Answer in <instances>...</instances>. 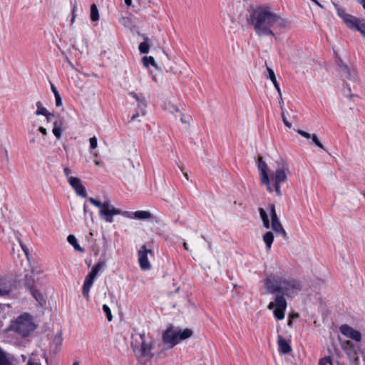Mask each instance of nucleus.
<instances>
[{
  "instance_id": "423d86ee",
  "label": "nucleus",
  "mask_w": 365,
  "mask_h": 365,
  "mask_svg": "<svg viewBox=\"0 0 365 365\" xmlns=\"http://www.w3.org/2000/svg\"><path fill=\"white\" fill-rule=\"evenodd\" d=\"M88 200L91 204L100 208L99 214L101 217L108 222L113 221V216L117 215H123L124 212L120 209L115 208L109 201L101 202L93 197H89Z\"/></svg>"
},
{
  "instance_id": "a19ab883",
  "label": "nucleus",
  "mask_w": 365,
  "mask_h": 365,
  "mask_svg": "<svg viewBox=\"0 0 365 365\" xmlns=\"http://www.w3.org/2000/svg\"><path fill=\"white\" fill-rule=\"evenodd\" d=\"M180 115H181V118H180V121L182 123H185V124H189V120H187L184 115V114H182V113H180Z\"/></svg>"
},
{
  "instance_id": "6e6552de",
  "label": "nucleus",
  "mask_w": 365,
  "mask_h": 365,
  "mask_svg": "<svg viewBox=\"0 0 365 365\" xmlns=\"http://www.w3.org/2000/svg\"><path fill=\"white\" fill-rule=\"evenodd\" d=\"M106 262L105 260H99L96 264L93 267L91 272L86 277L84 284L82 289L83 295L89 299V292L93 286L94 280L98 275V272L106 267Z\"/></svg>"
},
{
  "instance_id": "5701e85b",
  "label": "nucleus",
  "mask_w": 365,
  "mask_h": 365,
  "mask_svg": "<svg viewBox=\"0 0 365 365\" xmlns=\"http://www.w3.org/2000/svg\"><path fill=\"white\" fill-rule=\"evenodd\" d=\"M44 272V270L41 264L38 262H34L31 264V273L33 275L41 274Z\"/></svg>"
},
{
  "instance_id": "aec40b11",
  "label": "nucleus",
  "mask_w": 365,
  "mask_h": 365,
  "mask_svg": "<svg viewBox=\"0 0 365 365\" xmlns=\"http://www.w3.org/2000/svg\"><path fill=\"white\" fill-rule=\"evenodd\" d=\"M274 240V235L272 232L267 231L263 235V241L266 245L267 249L270 250Z\"/></svg>"
},
{
  "instance_id": "c85d7f7f",
  "label": "nucleus",
  "mask_w": 365,
  "mask_h": 365,
  "mask_svg": "<svg viewBox=\"0 0 365 365\" xmlns=\"http://www.w3.org/2000/svg\"><path fill=\"white\" fill-rule=\"evenodd\" d=\"M264 76L269 79L274 86H275V83H278L277 77L275 73H274L273 70H267L266 72H264Z\"/></svg>"
},
{
  "instance_id": "1a4fd4ad",
  "label": "nucleus",
  "mask_w": 365,
  "mask_h": 365,
  "mask_svg": "<svg viewBox=\"0 0 365 365\" xmlns=\"http://www.w3.org/2000/svg\"><path fill=\"white\" fill-rule=\"evenodd\" d=\"M338 15L343 19L346 25L351 29L358 30L365 37V22L364 20L356 18L346 14L344 10L338 9Z\"/></svg>"
},
{
  "instance_id": "9b49d317",
  "label": "nucleus",
  "mask_w": 365,
  "mask_h": 365,
  "mask_svg": "<svg viewBox=\"0 0 365 365\" xmlns=\"http://www.w3.org/2000/svg\"><path fill=\"white\" fill-rule=\"evenodd\" d=\"M269 213L271 217V228L276 234L279 235L284 240H286L287 237V232L278 218L274 204L269 205Z\"/></svg>"
},
{
  "instance_id": "37998d69",
  "label": "nucleus",
  "mask_w": 365,
  "mask_h": 365,
  "mask_svg": "<svg viewBox=\"0 0 365 365\" xmlns=\"http://www.w3.org/2000/svg\"><path fill=\"white\" fill-rule=\"evenodd\" d=\"M63 173L67 177V179H68V177H71L70 174L71 173V170L68 168H65L63 169Z\"/></svg>"
},
{
  "instance_id": "5fc2aeb1",
  "label": "nucleus",
  "mask_w": 365,
  "mask_h": 365,
  "mask_svg": "<svg viewBox=\"0 0 365 365\" xmlns=\"http://www.w3.org/2000/svg\"><path fill=\"white\" fill-rule=\"evenodd\" d=\"M139 116V114L138 113H136V114H134L132 118H131V120L132 121H134Z\"/></svg>"
},
{
  "instance_id": "2eb2a0df",
  "label": "nucleus",
  "mask_w": 365,
  "mask_h": 365,
  "mask_svg": "<svg viewBox=\"0 0 365 365\" xmlns=\"http://www.w3.org/2000/svg\"><path fill=\"white\" fill-rule=\"evenodd\" d=\"M340 331L346 337L351 338L356 341L361 339V334L359 331H356L347 324H343L340 327Z\"/></svg>"
},
{
  "instance_id": "49530a36",
  "label": "nucleus",
  "mask_w": 365,
  "mask_h": 365,
  "mask_svg": "<svg viewBox=\"0 0 365 365\" xmlns=\"http://www.w3.org/2000/svg\"><path fill=\"white\" fill-rule=\"evenodd\" d=\"M46 118L48 122H49L52 118L54 117V114L48 112V114L43 115Z\"/></svg>"
},
{
  "instance_id": "e2e57ef3",
  "label": "nucleus",
  "mask_w": 365,
  "mask_h": 365,
  "mask_svg": "<svg viewBox=\"0 0 365 365\" xmlns=\"http://www.w3.org/2000/svg\"><path fill=\"white\" fill-rule=\"evenodd\" d=\"M299 317V314H294L293 315H291L289 317Z\"/></svg>"
},
{
  "instance_id": "72a5a7b5",
  "label": "nucleus",
  "mask_w": 365,
  "mask_h": 365,
  "mask_svg": "<svg viewBox=\"0 0 365 365\" xmlns=\"http://www.w3.org/2000/svg\"><path fill=\"white\" fill-rule=\"evenodd\" d=\"M312 138V140L313 143H314L317 147H319V148H321V149H322V150H325V148H324V145H322V143L319 141V138H318V137H317V135L316 134H313V135H312V138Z\"/></svg>"
},
{
  "instance_id": "393cba45",
  "label": "nucleus",
  "mask_w": 365,
  "mask_h": 365,
  "mask_svg": "<svg viewBox=\"0 0 365 365\" xmlns=\"http://www.w3.org/2000/svg\"><path fill=\"white\" fill-rule=\"evenodd\" d=\"M91 19L93 21H96L99 19V13L96 4H92L91 6Z\"/></svg>"
},
{
  "instance_id": "13d9d810",
  "label": "nucleus",
  "mask_w": 365,
  "mask_h": 365,
  "mask_svg": "<svg viewBox=\"0 0 365 365\" xmlns=\"http://www.w3.org/2000/svg\"><path fill=\"white\" fill-rule=\"evenodd\" d=\"M192 247L195 250H198V246L197 244H193L192 245Z\"/></svg>"
},
{
  "instance_id": "ddd939ff",
  "label": "nucleus",
  "mask_w": 365,
  "mask_h": 365,
  "mask_svg": "<svg viewBox=\"0 0 365 365\" xmlns=\"http://www.w3.org/2000/svg\"><path fill=\"white\" fill-rule=\"evenodd\" d=\"M123 215L130 219L136 220H152L154 219V215L149 211L146 210H138L135 212H127L125 211Z\"/></svg>"
},
{
  "instance_id": "9d476101",
  "label": "nucleus",
  "mask_w": 365,
  "mask_h": 365,
  "mask_svg": "<svg viewBox=\"0 0 365 365\" xmlns=\"http://www.w3.org/2000/svg\"><path fill=\"white\" fill-rule=\"evenodd\" d=\"M20 282L23 285L27 288L31 294L35 298L36 301L41 302L43 300V297L38 289L35 287V280L33 277V274L26 273L24 278L20 279Z\"/></svg>"
},
{
  "instance_id": "4468645a",
  "label": "nucleus",
  "mask_w": 365,
  "mask_h": 365,
  "mask_svg": "<svg viewBox=\"0 0 365 365\" xmlns=\"http://www.w3.org/2000/svg\"><path fill=\"white\" fill-rule=\"evenodd\" d=\"M68 182L71 186L74 189L76 194L82 197H86L87 193L85 187L82 185L80 178L75 177H68Z\"/></svg>"
},
{
  "instance_id": "39448f33",
  "label": "nucleus",
  "mask_w": 365,
  "mask_h": 365,
  "mask_svg": "<svg viewBox=\"0 0 365 365\" xmlns=\"http://www.w3.org/2000/svg\"><path fill=\"white\" fill-rule=\"evenodd\" d=\"M192 335V331L190 329H180L178 328L170 327L165 330L163 334V341L168 344L170 347H173L181 341L190 338Z\"/></svg>"
},
{
  "instance_id": "b1692460",
  "label": "nucleus",
  "mask_w": 365,
  "mask_h": 365,
  "mask_svg": "<svg viewBox=\"0 0 365 365\" xmlns=\"http://www.w3.org/2000/svg\"><path fill=\"white\" fill-rule=\"evenodd\" d=\"M67 240L74 247L75 250L83 252L82 248L78 245L77 239L74 235H68L67 237Z\"/></svg>"
},
{
  "instance_id": "c03bdc74",
  "label": "nucleus",
  "mask_w": 365,
  "mask_h": 365,
  "mask_svg": "<svg viewBox=\"0 0 365 365\" xmlns=\"http://www.w3.org/2000/svg\"><path fill=\"white\" fill-rule=\"evenodd\" d=\"M262 222H263V225L265 228L269 229L271 227V223L269 222V220H265Z\"/></svg>"
},
{
  "instance_id": "a211bd4d",
  "label": "nucleus",
  "mask_w": 365,
  "mask_h": 365,
  "mask_svg": "<svg viewBox=\"0 0 365 365\" xmlns=\"http://www.w3.org/2000/svg\"><path fill=\"white\" fill-rule=\"evenodd\" d=\"M277 343L279 346V351L281 354H286L292 351V347L289 342L281 336H278Z\"/></svg>"
},
{
  "instance_id": "f3484780",
  "label": "nucleus",
  "mask_w": 365,
  "mask_h": 365,
  "mask_svg": "<svg viewBox=\"0 0 365 365\" xmlns=\"http://www.w3.org/2000/svg\"><path fill=\"white\" fill-rule=\"evenodd\" d=\"M11 292V284L6 277L0 276V296L9 295Z\"/></svg>"
},
{
  "instance_id": "e433bc0d",
  "label": "nucleus",
  "mask_w": 365,
  "mask_h": 365,
  "mask_svg": "<svg viewBox=\"0 0 365 365\" xmlns=\"http://www.w3.org/2000/svg\"><path fill=\"white\" fill-rule=\"evenodd\" d=\"M332 365V360L330 356L322 358L319 361V365H327V364Z\"/></svg>"
},
{
  "instance_id": "7c9ffc66",
  "label": "nucleus",
  "mask_w": 365,
  "mask_h": 365,
  "mask_svg": "<svg viewBox=\"0 0 365 365\" xmlns=\"http://www.w3.org/2000/svg\"><path fill=\"white\" fill-rule=\"evenodd\" d=\"M289 115V113L286 110V109L281 110V116H282V121H283L284 125L286 127H287L288 128H292V124L287 120V115Z\"/></svg>"
},
{
  "instance_id": "8fccbe9b",
  "label": "nucleus",
  "mask_w": 365,
  "mask_h": 365,
  "mask_svg": "<svg viewBox=\"0 0 365 365\" xmlns=\"http://www.w3.org/2000/svg\"><path fill=\"white\" fill-rule=\"evenodd\" d=\"M26 365H41V364L39 362H34V361H32L31 360H29Z\"/></svg>"
},
{
  "instance_id": "6ab92c4d",
  "label": "nucleus",
  "mask_w": 365,
  "mask_h": 365,
  "mask_svg": "<svg viewBox=\"0 0 365 365\" xmlns=\"http://www.w3.org/2000/svg\"><path fill=\"white\" fill-rule=\"evenodd\" d=\"M130 95L136 99V101L138 102V107L141 111V114L143 115H145L146 114V106L147 103L145 99H140V98L138 96V95L135 93H130Z\"/></svg>"
},
{
  "instance_id": "864d4df0",
  "label": "nucleus",
  "mask_w": 365,
  "mask_h": 365,
  "mask_svg": "<svg viewBox=\"0 0 365 365\" xmlns=\"http://www.w3.org/2000/svg\"><path fill=\"white\" fill-rule=\"evenodd\" d=\"M359 3L361 4L363 8L365 9V0H359Z\"/></svg>"
},
{
  "instance_id": "4c0bfd02",
  "label": "nucleus",
  "mask_w": 365,
  "mask_h": 365,
  "mask_svg": "<svg viewBox=\"0 0 365 365\" xmlns=\"http://www.w3.org/2000/svg\"><path fill=\"white\" fill-rule=\"evenodd\" d=\"M259 212L262 221L269 220L268 215L263 208H259Z\"/></svg>"
},
{
  "instance_id": "69168bd1",
  "label": "nucleus",
  "mask_w": 365,
  "mask_h": 365,
  "mask_svg": "<svg viewBox=\"0 0 365 365\" xmlns=\"http://www.w3.org/2000/svg\"><path fill=\"white\" fill-rule=\"evenodd\" d=\"M73 365H80V362L79 361H75V362H73Z\"/></svg>"
},
{
  "instance_id": "2f4dec72",
  "label": "nucleus",
  "mask_w": 365,
  "mask_h": 365,
  "mask_svg": "<svg viewBox=\"0 0 365 365\" xmlns=\"http://www.w3.org/2000/svg\"><path fill=\"white\" fill-rule=\"evenodd\" d=\"M351 346V343L350 341H347L346 343H344V344L343 345V349L345 351L346 354L347 355H349V356H352V355H354L355 354V351H353L351 348L350 349H348L347 346Z\"/></svg>"
},
{
  "instance_id": "c9c22d12",
  "label": "nucleus",
  "mask_w": 365,
  "mask_h": 365,
  "mask_svg": "<svg viewBox=\"0 0 365 365\" xmlns=\"http://www.w3.org/2000/svg\"><path fill=\"white\" fill-rule=\"evenodd\" d=\"M90 148L93 150L98 146V140L96 136H93L89 139Z\"/></svg>"
},
{
  "instance_id": "de8ad7c7",
  "label": "nucleus",
  "mask_w": 365,
  "mask_h": 365,
  "mask_svg": "<svg viewBox=\"0 0 365 365\" xmlns=\"http://www.w3.org/2000/svg\"><path fill=\"white\" fill-rule=\"evenodd\" d=\"M51 87L54 96H56V93L59 94L58 91H57V88L54 86L53 83H51Z\"/></svg>"
},
{
  "instance_id": "0eeeda50",
  "label": "nucleus",
  "mask_w": 365,
  "mask_h": 365,
  "mask_svg": "<svg viewBox=\"0 0 365 365\" xmlns=\"http://www.w3.org/2000/svg\"><path fill=\"white\" fill-rule=\"evenodd\" d=\"M32 317L29 314H24L19 317L12 324L11 329L22 336H27L35 329Z\"/></svg>"
},
{
  "instance_id": "680f3d73",
  "label": "nucleus",
  "mask_w": 365,
  "mask_h": 365,
  "mask_svg": "<svg viewBox=\"0 0 365 365\" xmlns=\"http://www.w3.org/2000/svg\"><path fill=\"white\" fill-rule=\"evenodd\" d=\"M94 163H95L96 165H97V166H99L101 165L100 162L98 160H95Z\"/></svg>"
},
{
  "instance_id": "f257e3e1",
  "label": "nucleus",
  "mask_w": 365,
  "mask_h": 365,
  "mask_svg": "<svg viewBox=\"0 0 365 365\" xmlns=\"http://www.w3.org/2000/svg\"><path fill=\"white\" fill-rule=\"evenodd\" d=\"M263 284L269 294L275 296L274 300L269 302L267 309L273 310L277 320H282L287 307L285 297L293 298L298 295L303 288L302 282L292 277L274 274L264 279Z\"/></svg>"
},
{
  "instance_id": "bf43d9fd",
  "label": "nucleus",
  "mask_w": 365,
  "mask_h": 365,
  "mask_svg": "<svg viewBox=\"0 0 365 365\" xmlns=\"http://www.w3.org/2000/svg\"><path fill=\"white\" fill-rule=\"evenodd\" d=\"M183 247H184V248H185L186 250L189 251V249H188V247H187V243H186V242H184V243H183Z\"/></svg>"
},
{
  "instance_id": "3c124183",
  "label": "nucleus",
  "mask_w": 365,
  "mask_h": 365,
  "mask_svg": "<svg viewBox=\"0 0 365 365\" xmlns=\"http://www.w3.org/2000/svg\"><path fill=\"white\" fill-rule=\"evenodd\" d=\"M124 1L125 4L128 6H131L132 4V0H124Z\"/></svg>"
},
{
  "instance_id": "052dcab7",
  "label": "nucleus",
  "mask_w": 365,
  "mask_h": 365,
  "mask_svg": "<svg viewBox=\"0 0 365 365\" xmlns=\"http://www.w3.org/2000/svg\"><path fill=\"white\" fill-rule=\"evenodd\" d=\"M86 212H87V210H86V204H84V205H83V212H84V214H86Z\"/></svg>"
},
{
  "instance_id": "603ef678",
  "label": "nucleus",
  "mask_w": 365,
  "mask_h": 365,
  "mask_svg": "<svg viewBox=\"0 0 365 365\" xmlns=\"http://www.w3.org/2000/svg\"><path fill=\"white\" fill-rule=\"evenodd\" d=\"M22 248H23V250H24V252H25V255H26V256L27 259H29V254L28 250H27L26 249H25L23 246H22Z\"/></svg>"
},
{
  "instance_id": "20e7f679",
  "label": "nucleus",
  "mask_w": 365,
  "mask_h": 365,
  "mask_svg": "<svg viewBox=\"0 0 365 365\" xmlns=\"http://www.w3.org/2000/svg\"><path fill=\"white\" fill-rule=\"evenodd\" d=\"M131 346L138 361L142 365H147L153 356L154 339L144 332L135 333L132 335Z\"/></svg>"
},
{
  "instance_id": "c756f323",
  "label": "nucleus",
  "mask_w": 365,
  "mask_h": 365,
  "mask_svg": "<svg viewBox=\"0 0 365 365\" xmlns=\"http://www.w3.org/2000/svg\"><path fill=\"white\" fill-rule=\"evenodd\" d=\"M36 107H37V110L36 111V114L37 115H46V114H48V111L44 108L42 106V103L41 101H38L36 103Z\"/></svg>"
},
{
  "instance_id": "ea45409f",
  "label": "nucleus",
  "mask_w": 365,
  "mask_h": 365,
  "mask_svg": "<svg viewBox=\"0 0 365 365\" xmlns=\"http://www.w3.org/2000/svg\"><path fill=\"white\" fill-rule=\"evenodd\" d=\"M55 96V101H56V106L58 107L61 106L62 105V100H61L60 93L59 94L56 93V96Z\"/></svg>"
},
{
  "instance_id": "dca6fc26",
  "label": "nucleus",
  "mask_w": 365,
  "mask_h": 365,
  "mask_svg": "<svg viewBox=\"0 0 365 365\" xmlns=\"http://www.w3.org/2000/svg\"><path fill=\"white\" fill-rule=\"evenodd\" d=\"M341 76L347 83H349V82L356 83L359 81L356 70H343Z\"/></svg>"
},
{
  "instance_id": "6e6d98bb",
  "label": "nucleus",
  "mask_w": 365,
  "mask_h": 365,
  "mask_svg": "<svg viewBox=\"0 0 365 365\" xmlns=\"http://www.w3.org/2000/svg\"><path fill=\"white\" fill-rule=\"evenodd\" d=\"M173 110H174V111H175V112H177V113H181V112H180V109H179L178 107H176V106H173Z\"/></svg>"
},
{
  "instance_id": "bb28decb",
  "label": "nucleus",
  "mask_w": 365,
  "mask_h": 365,
  "mask_svg": "<svg viewBox=\"0 0 365 365\" xmlns=\"http://www.w3.org/2000/svg\"><path fill=\"white\" fill-rule=\"evenodd\" d=\"M142 63L145 67H148L149 65H152L154 67L157 66L155 60L152 56H143L142 58Z\"/></svg>"
},
{
  "instance_id": "473e14b6",
  "label": "nucleus",
  "mask_w": 365,
  "mask_h": 365,
  "mask_svg": "<svg viewBox=\"0 0 365 365\" xmlns=\"http://www.w3.org/2000/svg\"><path fill=\"white\" fill-rule=\"evenodd\" d=\"M103 311L106 313L108 321L110 322L113 319V316L111 314V311L109 308V307L106 304L103 305Z\"/></svg>"
},
{
  "instance_id": "774afa93",
  "label": "nucleus",
  "mask_w": 365,
  "mask_h": 365,
  "mask_svg": "<svg viewBox=\"0 0 365 365\" xmlns=\"http://www.w3.org/2000/svg\"><path fill=\"white\" fill-rule=\"evenodd\" d=\"M74 19H75V16H73V17L72 18L71 22H73V21H74Z\"/></svg>"
},
{
  "instance_id": "58836bf2",
  "label": "nucleus",
  "mask_w": 365,
  "mask_h": 365,
  "mask_svg": "<svg viewBox=\"0 0 365 365\" xmlns=\"http://www.w3.org/2000/svg\"><path fill=\"white\" fill-rule=\"evenodd\" d=\"M297 133L301 135L302 137L307 138V139H309V138H312V135L310 133L306 132V131H304L302 130H297Z\"/></svg>"
},
{
  "instance_id": "338daca9",
  "label": "nucleus",
  "mask_w": 365,
  "mask_h": 365,
  "mask_svg": "<svg viewBox=\"0 0 365 365\" xmlns=\"http://www.w3.org/2000/svg\"><path fill=\"white\" fill-rule=\"evenodd\" d=\"M346 96V97L348 98H351L352 96H354V95H349V94H345Z\"/></svg>"
},
{
  "instance_id": "412c9836",
  "label": "nucleus",
  "mask_w": 365,
  "mask_h": 365,
  "mask_svg": "<svg viewBox=\"0 0 365 365\" xmlns=\"http://www.w3.org/2000/svg\"><path fill=\"white\" fill-rule=\"evenodd\" d=\"M0 365H13L8 354L0 347Z\"/></svg>"
},
{
  "instance_id": "4be33fe9",
  "label": "nucleus",
  "mask_w": 365,
  "mask_h": 365,
  "mask_svg": "<svg viewBox=\"0 0 365 365\" xmlns=\"http://www.w3.org/2000/svg\"><path fill=\"white\" fill-rule=\"evenodd\" d=\"M62 344H63V338H62L61 334H56L54 336L53 341V344L54 346V351L55 352H58L61 351Z\"/></svg>"
},
{
  "instance_id": "f8f14e48",
  "label": "nucleus",
  "mask_w": 365,
  "mask_h": 365,
  "mask_svg": "<svg viewBox=\"0 0 365 365\" xmlns=\"http://www.w3.org/2000/svg\"><path fill=\"white\" fill-rule=\"evenodd\" d=\"M153 255L151 250L148 249L146 245H143L140 247L138 251V262L141 269L149 270L151 268V264L148 261V255Z\"/></svg>"
},
{
  "instance_id": "f704fd0d",
  "label": "nucleus",
  "mask_w": 365,
  "mask_h": 365,
  "mask_svg": "<svg viewBox=\"0 0 365 365\" xmlns=\"http://www.w3.org/2000/svg\"><path fill=\"white\" fill-rule=\"evenodd\" d=\"M139 51L142 53H147L149 51V46L146 42H142L139 45Z\"/></svg>"
},
{
  "instance_id": "4d7b16f0",
  "label": "nucleus",
  "mask_w": 365,
  "mask_h": 365,
  "mask_svg": "<svg viewBox=\"0 0 365 365\" xmlns=\"http://www.w3.org/2000/svg\"><path fill=\"white\" fill-rule=\"evenodd\" d=\"M312 1L314 2L316 4H317L320 7H323L322 5L317 1V0H311Z\"/></svg>"
},
{
  "instance_id": "a878e982",
  "label": "nucleus",
  "mask_w": 365,
  "mask_h": 365,
  "mask_svg": "<svg viewBox=\"0 0 365 365\" xmlns=\"http://www.w3.org/2000/svg\"><path fill=\"white\" fill-rule=\"evenodd\" d=\"M150 75L152 76L153 80L155 82H158L163 78V70H154L150 71Z\"/></svg>"
},
{
  "instance_id": "09e8293b",
  "label": "nucleus",
  "mask_w": 365,
  "mask_h": 365,
  "mask_svg": "<svg viewBox=\"0 0 365 365\" xmlns=\"http://www.w3.org/2000/svg\"><path fill=\"white\" fill-rule=\"evenodd\" d=\"M38 130L43 135H47V131H46V129L43 127H39L38 128Z\"/></svg>"
},
{
  "instance_id": "0e129e2a",
  "label": "nucleus",
  "mask_w": 365,
  "mask_h": 365,
  "mask_svg": "<svg viewBox=\"0 0 365 365\" xmlns=\"http://www.w3.org/2000/svg\"><path fill=\"white\" fill-rule=\"evenodd\" d=\"M292 323V319H289V321H288V326H291Z\"/></svg>"
},
{
  "instance_id": "f03ea898",
  "label": "nucleus",
  "mask_w": 365,
  "mask_h": 365,
  "mask_svg": "<svg viewBox=\"0 0 365 365\" xmlns=\"http://www.w3.org/2000/svg\"><path fill=\"white\" fill-rule=\"evenodd\" d=\"M250 22L258 36H271L275 38L274 31L289 26V22L272 11L269 7L260 6L250 14Z\"/></svg>"
},
{
  "instance_id": "cd10ccee",
  "label": "nucleus",
  "mask_w": 365,
  "mask_h": 365,
  "mask_svg": "<svg viewBox=\"0 0 365 365\" xmlns=\"http://www.w3.org/2000/svg\"><path fill=\"white\" fill-rule=\"evenodd\" d=\"M53 133L58 139H59L61 136L62 130L61 124L57 121L53 123Z\"/></svg>"
},
{
  "instance_id": "79ce46f5",
  "label": "nucleus",
  "mask_w": 365,
  "mask_h": 365,
  "mask_svg": "<svg viewBox=\"0 0 365 365\" xmlns=\"http://www.w3.org/2000/svg\"><path fill=\"white\" fill-rule=\"evenodd\" d=\"M274 86V88H276V90H277V91L278 93L279 98H281V96H282V91H281V89H280L279 83H275V86Z\"/></svg>"
},
{
  "instance_id": "a18cd8bd",
  "label": "nucleus",
  "mask_w": 365,
  "mask_h": 365,
  "mask_svg": "<svg viewBox=\"0 0 365 365\" xmlns=\"http://www.w3.org/2000/svg\"><path fill=\"white\" fill-rule=\"evenodd\" d=\"M279 105L280 106L281 110H285V108L284 107V100H283L282 96H281V98H279Z\"/></svg>"
},
{
  "instance_id": "7ed1b4c3",
  "label": "nucleus",
  "mask_w": 365,
  "mask_h": 365,
  "mask_svg": "<svg viewBox=\"0 0 365 365\" xmlns=\"http://www.w3.org/2000/svg\"><path fill=\"white\" fill-rule=\"evenodd\" d=\"M257 168L262 185L266 186V189L269 192L275 191L277 196H282L281 184L287 180V175L290 173L288 163L283 160L277 162L275 170L269 175L267 163L262 157H259Z\"/></svg>"
}]
</instances>
